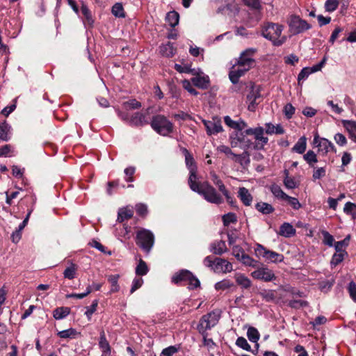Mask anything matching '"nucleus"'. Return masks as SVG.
<instances>
[{
    "mask_svg": "<svg viewBox=\"0 0 356 356\" xmlns=\"http://www.w3.org/2000/svg\"><path fill=\"white\" fill-rule=\"evenodd\" d=\"M197 169L194 170V168H191V170H189L188 183L190 188L193 191L202 195L204 199L209 203L217 205L222 204L224 202L223 197H222L221 194L219 193L213 186L208 181L201 183L196 181L197 179Z\"/></svg>",
    "mask_w": 356,
    "mask_h": 356,
    "instance_id": "1",
    "label": "nucleus"
},
{
    "mask_svg": "<svg viewBox=\"0 0 356 356\" xmlns=\"http://www.w3.org/2000/svg\"><path fill=\"white\" fill-rule=\"evenodd\" d=\"M283 26L278 24L268 22L262 29V35L270 40L273 45L280 46L286 41V37L282 36Z\"/></svg>",
    "mask_w": 356,
    "mask_h": 356,
    "instance_id": "2",
    "label": "nucleus"
},
{
    "mask_svg": "<svg viewBox=\"0 0 356 356\" xmlns=\"http://www.w3.org/2000/svg\"><path fill=\"white\" fill-rule=\"evenodd\" d=\"M136 243L146 254H149L154 244V235L150 230L140 228L136 232Z\"/></svg>",
    "mask_w": 356,
    "mask_h": 356,
    "instance_id": "3",
    "label": "nucleus"
},
{
    "mask_svg": "<svg viewBox=\"0 0 356 356\" xmlns=\"http://www.w3.org/2000/svg\"><path fill=\"white\" fill-rule=\"evenodd\" d=\"M152 128L162 136H168L173 131V124L163 115L153 116L151 121Z\"/></svg>",
    "mask_w": 356,
    "mask_h": 356,
    "instance_id": "4",
    "label": "nucleus"
},
{
    "mask_svg": "<svg viewBox=\"0 0 356 356\" xmlns=\"http://www.w3.org/2000/svg\"><path fill=\"white\" fill-rule=\"evenodd\" d=\"M220 318V312L218 310L212 311L202 316L197 325L198 331H202L204 333L211 330L218 323Z\"/></svg>",
    "mask_w": 356,
    "mask_h": 356,
    "instance_id": "5",
    "label": "nucleus"
},
{
    "mask_svg": "<svg viewBox=\"0 0 356 356\" xmlns=\"http://www.w3.org/2000/svg\"><path fill=\"white\" fill-rule=\"evenodd\" d=\"M254 252L257 257H263L266 261L273 263L282 262L284 258L283 254L268 250L259 243L256 245Z\"/></svg>",
    "mask_w": 356,
    "mask_h": 356,
    "instance_id": "6",
    "label": "nucleus"
},
{
    "mask_svg": "<svg viewBox=\"0 0 356 356\" xmlns=\"http://www.w3.org/2000/svg\"><path fill=\"white\" fill-rule=\"evenodd\" d=\"M246 135H253L254 136L256 144L254 149H262L268 143V138L264 136V129L261 127L256 128H250L245 131Z\"/></svg>",
    "mask_w": 356,
    "mask_h": 356,
    "instance_id": "7",
    "label": "nucleus"
},
{
    "mask_svg": "<svg viewBox=\"0 0 356 356\" xmlns=\"http://www.w3.org/2000/svg\"><path fill=\"white\" fill-rule=\"evenodd\" d=\"M257 51V49L256 48H248L242 51L237 60V65L250 70L255 63L253 56Z\"/></svg>",
    "mask_w": 356,
    "mask_h": 356,
    "instance_id": "8",
    "label": "nucleus"
},
{
    "mask_svg": "<svg viewBox=\"0 0 356 356\" xmlns=\"http://www.w3.org/2000/svg\"><path fill=\"white\" fill-rule=\"evenodd\" d=\"M289 26L293 34H299L311 29V25L307 21L296 15H293L289 20Z\"/></svg>",
    "mask_w": 356,
    "mask_h": 356,
    "instance_id": "9",
    "label": "nucleus"
},
{
    "mask_svg": "<svg viewBox=\"0 0 356 356\" xmlns=\"http://www.w3.org/2000/svg\"><path fill=\"white\" fill-rule=\"evenodd\" d=\"M257 269L252 272L251 275L253 278L263 280L264 282H270L276 279L273 271L266 266L256 267Z\"/></svg>",
    "mask_w": 356,
    "mask_h": 356,
    "instance_id": "10",
    "label": "nucleus"
},
{
    "mask_svg": "<svg viewBox=\"0 0 356 356\" xmlns=\"http://www.w3.org/2000/svg\"><path fill=\"white\" fill-rule=\"evenodd\" d=\"M202 123L209 136L216 135L223 131L221 120L218 116L213 117L211 120H202Z\"/></svg>",
    "mask_w": 356,
    "mask_h": 356,
    "instance_id": "11",
    "label": "nucleus"
},
{
    "mask_svg": "<svg viewBox=\"0 0 356 356\" xmlns=\"http://www.w3.org/2000/svg\"><path fill=\"white\" fill-rule=\"evenodd\" d=\"M314 143L317 146L318 152L323 155H325L330 152L334 153L337 152L333 143L325 138H319L318 136H316L314 138Z\"/></svg>",
    "mask_w": 356,
    "mask_h": 356,
    "instance_id": "12",
    "label": "nucleus"
},
{
    "mask_svg": "<svg viewBox=\"0 0 356 356\" xmlns=\"http://www.w3.org/2000/svg\"><path fill=\"white\" fill-rule=\"evenodd\" d=\"M261 98L260 91L258 88H255V86H252L250 93L247 96V99L248 102V109L250 111H254L259 102H257V99Z\"/></svg>",
    "mask_w": 356,
    "mask_h": 356,
    "instance_id": "13",
    "label": "nucleus"
},
{
    "mask_svg": "<svg viewBox=\"0 0 356 356\" xmlns=\"http://www.w3.org/2000/svg\"><path fill=\"white\" fill-rule=\"evenodd\" d=\"M249 69L237 65V63L233 65L229 74V77L232 83L236 84L238 82L239 78L245 74Z\"/></svg>",
    "mask_w": 356,
    "mask_h": 356,
    "instance_id": "14",
    "label": "nucleus"
},
{
    "mask_svg": "<svg viewBox=\"0 0 356 356\" xmlns=\"http://www.w3.org/2000/svg\"><path fill=\"white\" fill-rule=\"evenodd\" d=\"M215 271L222 272L223 273H229L233 270L232 264L222 258H216V265L213 268Z\"/></svg>",
    "mask_w": 356,
    "mask_h": 356,
    "instance_id": "15",
    "label": "nucleus"
},
{
    "mask_svg": "<svg viewBox=\"0 0 356 356\" xmlns=\"http://www.w3.org/2000/svg\"><path fill=\"white\" fill-rule=\"evenodd\" d=\"M129 124L132 126L143 127L148 124L149 121L145 113L136 112L131 117Z\"/></svg>",
    "mask_w": 356,
    "mask_h": 356,
    "instance_id": "16",
    "label": "nucleus"
},
{
    "mask_svg": "<svg viewBox=\"0 0 356 356\" xmlns=\"http://www.w3.org/2000/svg\"><path fill=\"white\" fill-rule=\"evenodd\" d=\"M191 272L188 270H181L172 277V282L175 284H181L182 282H187L190 279Z\"/></svg>",
    "mask_w": 356,
    "mask_h": 356,
    "instance_id": "17",
    "label": "nucleus"
},
{
    "mask_svg": "<svg viewBox=\"0 0 356 356\" xmlns=\"http://www.w3.org/2000/svg\"><path fill=\"white\" fill-rule=\"evenodd\" d=\"M210 251L217 255H222L227 251L225 241L222 240L216 241L210 245Z\"/></svg>",
    "mask_w": 356,
    "mask_h": 356,
    "instance_id": "18",
    "label": "nucleus"
},
{
    "mask_svg": "<svg viewBox=\"0 0 356 356\" xmlns=\"http://www.w3.org/2000/svg\"><path fill=\"white\" fill-rule=\"evenodd\" d=\"M193 84L201 89H207L209 87V78L208 76L197 75L191 79Z\"/></svg>",
    "mask_w": 356,
    "mask_h": 356,
    "instance_id": "19",
    "label": "nucleus"
},
{
    "mask_svg": "<svg viewBox=\"0 0 356 356\" xmlns=\"http://www.w3.org/2000/svg\"><path fill=\"white\" fill-rule=\"evenodd\" d=\"M238 197L245 206L251 205L253 197L246 188H239L238 192Z\"/></svg>",
    "mask_w": 356,
    "mask_h": 356,
    "instance_id": "20",
    "label": "nucleus"
},
{
    "mask_svg": "<svg viewBox=\"0 0 356 356\" xmlns=\"http://www.w3.org/2000/svg\"><path fill=\"white\" fill-rule=\"evenodd\" d=\"M99 347L102 353H111V347L106 339V334L103 329L99 332Z\"/></svg>",
    "mask_w": 356,
    "mask_h": 356,
    "instance_id": "21",
    "label": "nucleus"
},
{
    "mask_svg": "<svg viewBox=\"0 0 356 356\" xmlns=\"http://www.w3.org/2000/svg\"><path fill=\"white\" fill-rule=\"evenodd\" d=\"M181 151L183 153L185 157V163L186 165L188 170H191V168H194V170H197V167L195 162L193 155L189 152V151L185 148L181 147Z\"/></svg>",
    "mask_w": 356,
    "mask_h": 356,
    "instance_id": "22",
    "label": "nucleus"
},
{
    "mask_svg": "<svg viewBox=\"0 0 356 356\" xmlns=\"http://www.w3.org/2000/svg\"><path fill=\"white\" fill-rule=\"evenodd\" d=\"M278 234L282 236L289 238L296 234V229L289 222H284L280 227Z\"/></svg>",
    "mask_w": 356,
    "mask_h": 356,
    "instance_id": "23",
    "label": "nucleus"
},
{
    "mask_svg": "<svg viewBox=\"0 0 356 356\" xmlns=\"http://www.w3.org/2000/svg\"><path fill=\"white\" fill-rule=\"evenodd\" d=\"M265 127L264 131L269 135L283 134L284 133V129L280 124L274 125L270 122H268L265 124Z\"/></svg>",
    "mask_w": 356,
    "mask_h": 356,
    "instance_id": "24",
    "label": "nucleus"
},
{
    "mask_svg": "<svg viewBox=\"0 0 356 356\" xmlns=\"http://www.w3.org/2000/svg\"><path fill=\"white\" fill-rule=\"evenodd\" d=\"M70 308L67 307H60L53 311V316L56 320L65 318L70 314Z\"/></svg>",
    "mask_w": 356,
    "mask_h": 356,
    "instance_id": "25",
    "label": "nucleus"
},
{
    "mask_svg": "<svg viewBox=\"0 0 356 356\" xmlns=\"http://www.w3.org/2000/svg\"><path fill=\"white\" fill-rule=\"evenodd\" d=\"M134 211L128 207L120 209L118 213V221L122 222L133 217Z\"/></svg>",
    "mask_w": 356,
    "mask_h": 356,
    "instance_id": "26",
    "label": "nucleus"
},
{
    "mask_svg": "<svg viewBox=\"0 0 356 356\" xmlns=\"http://www.w3.org/2000/svg\"><path fill=\"white\" fill-rule=\"evenodd\" d=\"M255 209L259 212L264 215L270 214L275 211L274 207L271 204L264 202H260L256 204Z\"/></svg>",
    "mask_w": 356,
    "mask_h": 356,
    "instance_id": "27",
    "label": "nucleus"
},
{
    "mask_svg": "<svg viewBox=\"0 0 356 356\" xmlns=\"http://www.w3.org/2000/svg\"><path fill=\"white\" fill-rule=\"evenodd\" d=\"M233 161L239 163L242 166H247L250 163V154L247 151L243 152L241 154H235Z\"/></svg>",
    "mask_w": 356,
    "mask_h": 356,
    "instance_id": "28",
    "label": "nucleus"
},
{
    "mask_svg": "<svg viewBox=\"0 0 356 356\" xmlns=\"http://www.w3.org/2000/svg\"><path fill=\"white\" fill-rule=\"evenodd\" d=\"M160 53L165 57H172L175 54L176 49H175L173 44L168 42L165 44H162L159 47Z\"/></svg>",
    "mask_w": 356,
    "mask_h": 356,
    "instance_id": "29",
    "label": "nucleus"
},
{
    "mask_svg": "<svg viewBox=\"0 0 356 356\" xmlns=\"http://www.w3.org/2000/svg\"><path fill=\"white\" fill-rule=\"evenodd\" d=\"M307 147V139L305 136L300 137L293 147L292 150L298 154H303Z\"/></svg>",
    "mask_w": 356,
    "mask_h": 356,
    "instance_id": "30",
    "label": "nucleus"
},
{
    "mask_svg": "<svg viewBox=\"0 0 356 356\" xmlns=\"http://www.w3.org/2000/svg\"><path fill=\"white\" fill-rule=\"evenodd\" d=\"M304 160L308 163L310 168H315V164L318 162L317 156L312 150H309L303 156Z\"/></svg>",
    "mask_w": 356,
    "mask_h": 356,
    "instance_id": "31",
    "label": "nucleus"
},
{
    "mask_svg": "<svg viewBox=\"0 0 356 356\" xmlns=\"http://www.w3.org/2000/svg\"><path fill=\"white\" fill-rule=\"evenodd\" d=\"M240 261L247 266H251L254 268L257 267L259 265V261L254 260L244 252H242Z\"/></svg>",
    "mask_w": 356,
    "mask_h": 356,
    "instance_id": "32",
    "label": "nucleus"
},
{
    "mask_svg": "<svg viewBox=\"0 0 356 356\" xmlns=\"http://www.w3.org/2000/svg\"><path fill=\"white\" fill-rule=\"evenodd\" d=\"M165 19L171 27H175L179 24V15L175 10L170 11L167 14Z\"/></svg>",
    "mask_w": 356,
    "mask_h": 356,
    "instance_id": "33",
    "label": "nucleus"
},
{
    "mask_svg": "<svg viewBox=\"0 0 356 356\" xmlns=\"http://www.w3.org/2000/svg\"><path fill=\"white\" fill-rule=\"evenodd\" d=\"M236 283L243 289H248L251 286L250 280L243 274H238L235 276Z\"/></svg>",
    "mask_w": 356,
    "mask_h": 356,
    "instance_id": "34",
    "label": "nucleus"
},
{
    "mask_svg": "<svg viewBox=\"0 0 356 356\" xmlns=\"http://www.w3.org/2000/svg\"><path fill=\"white\" fill-rule=\"evenodd\" d=\"M270 191L273 195L279 200H284L285 197H287V194H286L281 187L277 184H273L270 186Z\"/></svg>",
    "mask_w": 356,
    "mask_h": 356,
    "instance_id": "35",
    "label": "nucleus"
},
{
    "mask_svg": "<svg viewBox=\"0 0 356 356\" xmlns=\"http://www.w3.org/2000/svg\"><path fill=\"white\" fill-rule=\"evenodd\" d=\"M346 255H347V252L346 251L337 252L334 253L330 261L331 266L332 267L337 266L344 259V257Z\"/></svg>",
    "mask_w": 356,
    "mask_h": 356,
    "instance_id": "36",
    "label": "nucleus"
},
{
    "mask_svg": "<svg viewBox=\"0 0 356 356\" xmlns=\"http://www.w3.org/2000/svg\"><path fill=\"white\" fill-rule=\"evenodd\" d=\"M334 279L322 280L318 282V288L323 292L329 291L334 284Z\"/></svg>",
    "mask_w": 356,
    "mask_h": 356,
    "instance_id": "37",
    "label": "nucleus"
},
{
    "mask_svg": "<svg viewBox=\"0 0 356 356\" xmlns=\"http://www.w3.org/2000/svg\"><path fill=\"white\" fill-rule=\"evenodd\" d=\"M211 179L213 181V183L218 187V191L220 193H222L225 191L227 190L223 181L219 178V177L215 172L211 173Z\"/></svg>",
    "mask_w": 356,
    "mask_h": 356,
    "instance_id": "38",
    "label": "nucleus"
},
{
    "mask_svg": "<svg viewBox=\"0 0 356 356\" xmlns=\"http://www.w3.org/2000/svg\"><path fill=\"white\" fill-rule=\"evenodd\" d=\"M222 220L224 226H229L231 223H236L237 222V216L234 213L229 212L222 216Z\"/></svg>",
    "mask_w": 356,
    "mask_h": 356,
    "instance_id": "39",
    "label": "nucleus"
},
{
    "mask_svg": "<svg viewBox=\"0 0 356 356\" xmlns=\"http://www.w3.org/2000/svg\"><path fill=\"white\" fill-rule=\"evenodd\" d=\"M10 126L6 122L0 124V139L3 141H8L10 139L8 131Z\"/></svg>",
    "mask_w": 356,
    "mask_h": 356,
    "instance_id": "40",
    "label": "nucleus"
},
{
    "mask_svg": "<svg viewBox=\"0 0 356 356\" xmlns=\"http://www.w3.org/2000/svg\"><path fill=\"white\" fill-rule=\"evenodd\" d=\"M77 270V266L74 264H71V265L66 268L63 272V275L65 278L72 280L76 277V272Z\"/></svg>",
    "mask_w": 356,
    "mask_h": 356,
    "instance_id": "41",
    "label": "nucleus"
},
{
    "mask_svg": "<svg viewBox=\"0 0 356 356\" xmlns=\"http://www.w3.org/2000/svg\"><path fill=\"white\" fill-rule=\"evenodd\" d=\"M119 279V275H111L108 277V281L111 284L110 293L118 292L120 289V286L118 284Z\"/></svg>",
    "mask_w": 356,
    "mask_h": 356,
    "instance_id": "42",
    "label": "nucleus"
},
{
    "mask_svg": "<svg viewBox=\"0 0 356 356\" xmlns=\"http://www.w3.org/2000/svg\"><path fill=\"white\" fill-rule=\"evenodd\" d=\"M343 211L352 216L353 219H356V204L350 202H348L345 204Z\"/></svg>",
    "mask_w": 356,
    "mask_h": 356,
    "instance_id": "43",
    "label": "nucleus"
},
{
    "mask_svg": "<svg viewBox=\"0 0 356 356\" xmlns=\"http://www.w3.org/2000/svg\"><path fill=\"white\" fill-rule=\"evenodd\" d=\"M148 270L149 269L146 263L140 259L136 268V274L140 276L145 275L148 273Z\"/></svg>",
    "mask_w": 356,
    "mask_h": 356,
    "instance_id": "44",
    "label": "nucleus"
},
{
    "mask_svg": "<svg viewBox=\"0 0 356 356\" xmlns=\"http://www.w3.org/2000/svg\"><path fill=\"white\" fill-rule=\"evenodd\" d=\"M247 336L250 341L256 343L259 339L260 335L258 330L255 327H250L248 330Z\"/></svg>",
    "mask_w": 356,
    "mask_h": 356,
    "instance_id": "45",
    "label": "nucleus"
},
{
    "mask_svg": "<svg viewBox=\"0 0 356 356\" xmlns=\"http://www.w3.org/2000/svg\"><path fill=\"white\" fill-rule=\"evenodd\" d=\"M175 69L179 73H186L195 74V70L191 69V66L188 64H175Z\"/></svg>",
    "mask_w": 356,
    "mask_h": 356,
    "instance_id": "46",
    "label": "nucleus"
},
{
    "mask_svg": "<svg viewBox=\"0 0 356 356\" xmlns=\"http://www.w3.org/2000/svg\"><path fill=\"white\" fill-rule=\"evenodd\" d=\"M234 286V283L229 280H223L220 281L215 284V289L216 290H225L229 289Z\"/></svg>",
    "mask_w": 356,
    "mask_h": 356,
    "instance_id": "47",
    "label": "nucleus"
},
{
    "mask_svg": "<svg viewBox=\"0 0 356 356\" xmlns=\"http://www.w3.org/2000/svg\"><path fill=\"white\" fill-rule=\"evenodd\" d=\"M98 302V300H94L90 307H86L85 315L87 316L88 321L91 320L92 315L96 312Z\"/></svg>",
    "mask_w": 356,
    "mask_h": 356,
    "instance_id": "48",
    "label": "nucleus"
},
{
    "mask_svg": "<svg viewBox=\"0 0 356 356\" xmlns=\"http://www.w3.org/2000/svg\"><path fill=\"white\" fill-rule=\"evenodd\" d=\"M350 238V236L348 235L343 240L336 242L334 243V248L336 252L345 251L344 250H343V248L348 245Z\"/></svg>",
    "mask_w": 356,
    "mask_h": 356,
    "instance_id": "49",
    "label": "nucleus"
},
{
    "mask_svg": "<svg viewBox=\"0 0 356 356\" xmlns=\"http://www.w3.org/2000/svg\"><path fill=\"white\" fill-rule=\"evenodd\" d=\"M286 177L284 179V184L289 189H293L297 187V184L293 178L289 176V172L285 170Z\"/></svg>",
    "mask_w": 356,
    "mask_h": 356,
    "instance_id": "50",
    "label": "nucleus"
},
{
    "mask_svg": "<svg viewBox=\"0 0 356 356\" xmlns=\"http://www.w3.org/2000/svg\"><path fill=\"white\" fill-rule=\"evenodd\" d=\"M112 13L117 17H124V13L122 5L120 3L114 4L112 7Z\"/></svg>",
    "mask_w": 356,
    "mask_h": 356,
    "instance_id": "51",
    "label": "nucleus"
},
{
    "mask_svg": "<svg viewBox=\"0 0 356 356\" xmlns=\"http://www.w3.org/2000/svg\"><path fill=\"white\" fill-rule=\"evenodd\" d=\"M136 168L133 166H129L124 169V172L125 175L124 179L128 182H133L134 181V175L135 173Z\"/></svg>",
    "mask_w": 356,
    "mask_h": 356,
    "instance_id": "52",
    "label": "nucleus"
},
{
    "mask_svg": "<svg viewBox=\"0 0 356 356\" xmlns=\"http://www.w3.org/2000/svg\"><path fill=\"white\" fill-rule=\"evenodd\" d=\"M322 235L323 236V242L325 245H328L330 247L333 246L334 245V237L331 235L328 232L323 230L322 231Z\"/></svg>",
    "mask_w": 356,
    "mask_h": 356,
    "instance_id": "53",
    "label": "nucleus"
},
{
    "mask_svg": "<svg viewBox=\"0 0 356 356\" xmlns=\"http://www.w3.org/2000/svg\"><path fill=\"white\" fill-rule=\"evenodd\" d=\"M182 87L187 90L190 94L197 96L198 95V92L193 88L191 82L187 79H184L181 81Z\"/></svg>",
    "mask_w": 356,
    "mask_h": 356,
    "instance_id": "54",
    "label": "nucleus"
},
{
    "mask_svg": "<svg viewBox=\"0 0 356 356\" xmlns=\"http://www.w3.org/2000/svg\"><path fill=\"white\" fill-rule=\"evenodd\" d=\"M57 334L60 338L67 339L74 337L76 334V331L74 328H70L60 331Z\"/></svg>",
    "mask_w": 356,
    "mask_h": 356,
    "instance_id": "55",
    "label": "nucleus"
},
{
    "mask_svg": "<svg viewBox=\"0 0 356 356\" xmlns=\"http://www.w3.org/2000/svg\"><path fill=\"white\" fill-rule=\"evenodd\" d=\"M284 200L287 201L288 204L295 210H298L302 207L301 204L297 198L291 197L288 195Z\"/></svg>",
    "mask_w": 356,
    "mask_h": 356,
    "instance_id": "56",
    "label": "nucleus"
},
{
    "mask_svg": "<svg viewBox=\"0 0 356 356\" xmlns=\"http://www.w3.org/2000/svg\"><path fill=\"white\" fill-rule=\"evenodd\" d=\"M236 345L245 350L251 351V346L248 343L247 340L243 337H238L236 341Z\"/></svg>",
    "mask_w": 356,
    "mask_h": 356,
    "instance_id": "57",
    "label": "nucleus"
},
{
    "mask_svg": "<svg viewBox=\"0 0 356 356\" xmlns=\"http://www.w3.org/2000/svg\"><path fill=\"white\" fill-rule=\"evenodd\" d=\"M123 106L126 109H137L141 107V103L134 99L124 102Z\"/></svg>",
    "mask_w": 356,
    "mask_h": 356,
    "instance_id": "58",
    "label": "nucleus"
},
{
    "mask_svg": "<svg viewBox=\"0 0 356 356\" xmlns=\"http://www.w3.org/2000/svg\"><path fill=\"white\" fill-rule=\"evenodd\" d=\"M188 289L193 290L200 286V280L191 273L190 279L188 280Z\"/></svg>",
    "mask_w": 356,
    "mask_h": 356,
    "instance_id": "59",
    "label": "nucleus"
},
{
    "mask_svg": "<svg viewBox=\"0 0 356 356\" xmlns=\"http://www.w3.org/2000/svg\"><path fill=\"white\" fill-rule=\"evenodd\" d=\"M326 175V170L325 167L315 168L312 178L314 180L320 179L324 177Z\"/></svg>",
    "mask_w": 356,
    "mask_h": 356,
    "instance_id": "60",
    "label": "nucleus"
},
{
    "mask_svg": "<svg viewBox=\"0 0 356 356\" xmlns=\"http://www.w3.org/2000/svg\"><path fill=\"white\" fill-rule=\"evenodd\" d=\"M179 351V347L176 346H170L165 348H164L160 356H172L174 354L177 353Z\"/></svg>",
    "mask_w": 356,
    "mask_h": 356,
    "instance_id": "61",
    "label": "nucleus"
},
{
    "mask_svg": "<svg viewBox=\"0 0 356 356\" xmlns=\"http://www.w3.org/2000/svg\"><path fill=\"white\" fill-rule=\"evenodd\" d=\"M244 3L252 9L260 10L261 5L260 0H243Z\"/></svg>",
    "mask_w": 356,
    "mask_h": 356,
    "instance_id": "62",
    "label": "nucleus"
},
{
    "mask_svg": "<svg viewBox=\"0 0 356 356\" xmlns=\"http://www.w3.org/2000/svg\"><path fill=\"white\" fill-rule=\"evenodd\" d=\"M343 124L345 129L351 134L356 131V122L351 120H343Z\"/></svg>",
    "mask_w": 356,
    "mask_h": 356,
    "instance_id": "63",
    "label": "nucleus"
},
{
    "mask_svg": "<svg viewBox=\"0 0 356 356\" xmlns=\"http://www.w3.org/2000/svg\"><path fill=\"white\" fill-rule=\"evenodd\" d=\"M348 290L350 298L356 302V284L354 282H350L348 284Z\"/></svg>",
    "mask_w": 356,
    "mask_h": 356,
    "instance_id": "64",
    "label": "nucleus"
}]
</instances>
